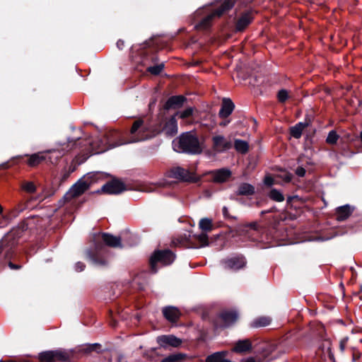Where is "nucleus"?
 Instances as JSON below:
<instances>
[{
    "instance_id": "f257e3e1",
    "label": "nucleus",
    "mask_w": 362,
    "mask_h": 362,
    "mask_svg": "<svg viewBox=\"0 0 362 362\" xmlns=\"http://www.w3.org/2000/svg\"><path fill=\"white\" fill-rule=\"evenodd\" d=\"M173 148L179 153L199 154L202 153L203 147L197 136L185 133L173 141Z\"/></svg>"
},
{
    "instance_id": "f03ea898",
    "label": "nucleus",
    "mask_w": 362,
    "mask_h": 362,
    "mask_svg": "<svg viewBox=\"0 0 362 362\" xmlns=\"http://www.w3.org/2000/svg\"><path fill=\"white\" fill-rule=\"evenodd\" d=\"M158 132L153 130L143 119L136 120L130 129L129 140L127 143L143 141L155 136Z\"/></svg>"
},
{
    "instance_id": "7ed1b4c3",
    "label": "nucleus",
    "mask_w": 362,
    "mask_h": 362,
    "mask_svg": "<svg viewBox=\"0 0 362 362\" xmlns=\"http://www.w3.org/2000/svg\"><path fill=\"white\" fill-rule=\"evenodd\" d=\"M234 3V0H221L219 8L204 18L197 25V28L205 30L209 28L214 18L221 16L224 12L230 9L233 6Z\"/></svg>"
},
{
    "instance_id": "20e7f679",
    "label": "nucleus",
    "mask_w": 362,
    "mask_h": 362,
    "mask_svg": "<svg viewBox=\"0 0 362 362\" xmlns=\"http://www.w3.org/2000/svg\"><path fill=\"white\" fill-rule=\"evenodd\" d=\"M175 255L168 250L155 251L150 258V264L153 272H157L156 264L169 265L175 260Z\"/></svg>"
},
{
    "instance_id": "39448f33",
    "label": "nucleus",
    "mask_w": 362,
    "mask_h": 362,
    "mask_svg": "<svg viewBox=\"0 0 362 362\" xmlns=\"http://www.w3.org/2000/svg\"><path fill=\"white\" fill-rule=\"evenodd\" d=\"M89 187L90 182L84 179H80L71 187L64 197L66 201H70L75 197L81 196L88 190Z\"/></svg>"
},
{
    "instance_id": "423d86ee",
    "label": "nucleus",
    "mask_w": 362,
    "mask_h": 362,
    "mask_svg": "<svg viewBox=\"0 0 362 362\" xmlns=\"http://www.w3.org/2000/svg\"><path fill=\"white\" fill-rule=\"evenodd\" d=\"M211 148L216 153H224L232 148V143L224 136L221 134L214 135L211 138Z\"/></svg>"
},
{
    "instance_id": "0eeeda50",
    "label": "nucleus",
    "mask_w": 362,
    "mask_h": 362,
    "mask_svg": "<svg viewBox=\"0 0 362 362\" xmlns=\"http://www.w3.org/2000/svg\"><path fill=\"white\" fill-rule=\"evenodd\" d=\"M38 358L40 362L64 361L69 358V355L67 353L59 350L47 351L40 353Z\"/></svg>"
},
{
    "instance_id": "6e6552de",
    "label": "nucleus",
    "mask_w": 362,
    "mask_h": 362,
    "mask_svg": "<svg viewBox=\"0 0 362 362\" xmlns=\"http://www.w3.org/2000/svg\"><path fill=\"white\" fill-rule=\"evenodd\" d=\"M238 315L235 311H223L215 320L216 327H227L233 325L238 320Z\"/></svg>"
},
{
    "instance_id": "1a4fd4ad",
    "label": "nucleus",
    "mask_w": 362,
    "mask_h": 362,
    "mask_svg": "<svg viewBox=\"0 0 362 362\" xmlns=\"http://www.w3.org/2000/svg\"><path fill=\"white\" fill-rule=\"evenodd\" d=\"M170 176L185 182H195L197 180L193 173L181 167L173 168L170 170Z\"/></svg>"
},
{
    "instance_id": "9d476101",
    "label": "nucleus",
    "mask_w": 362,
    "mask_h": 362,
    "mask_svg": "<svg viewBox=\"0 0 362 362\" xmlns=\"http://www.w3.org/2000/svg\"><path fill=\"white\" fill-rule=\"evenodd\" d=\"M93 238L95 241H99L102 240L104 243L109 247H122L120 238L108 233L94 234Z\"/></svg>"
},
{
    "instance_id": "9b49d317",
    "label": "nucleus",
    "mask_w": 362,
    "mask_h": 362,
    "mask_svg": "<svg viewBox=\"0 0 362 362\" xmlns=\"http://www.w3.org/2000/svg\"><path fill=\"white\" fill-rule=\"evenodd\" d=\"M126 189L123 182L119 180H112L102 187V191L110 194H119Z\"/></svg>"
},
{
    "instance_id": "f8f14e48",
    "label": "nucleus",
    "mask_w": 362,
    "mask_h": 362,
    "mask_svg": "<svg viewBox=\"0 0 362 362\" xmlns=\"http://www.w3.org/2000/svg\"><path fill=\"white\" fill-rule=\"evenodd\" d=\"M349 346L353 351V360L358 358L362 353V339L358 335L352 334L349 337Z\"/></svg>"
},
{
    "instance_id": "ddd939ff",
    "label": "nucleus",
    "mask_w": 362,
    "mask_h": 362,
    "mask_svg": "<svg viewBox=\"0 0 362 362\" xmlns=\"http://www.w3.org/2000/svg\"><path fill=\"white\" fill-rule=\"evenodd\" d=\"M246 262L243 257H237L225 261L224 267L226 269L237 270L245 267Z\"/></svg>"
},
{
    "instance_id": "4468645a",
    "label": "nucleus",
    "mask_w": 362,
    "mask_h": 362,
    "mask_svg": "<svg viewBox=\"0 0 362 362\" xmlns=\"http://www.w3.org/2000/svg\"><path fill=\"white\" fill-rule=\"evenodd\" d=\"M158 342L161 346L177 347L181 344V340L173 335H163L158 338Z\"/></svg>"
},
{
    "instance_id": "2eb2a0df",
    "label": "nucleus",
    "mask_w": 362,
    "mask_h": 362,
    "mask_svg": "<svg viewBox=\"0 0 362 362\" xmlns=\"http://www.w3.org/2000/svg\"><path fill=\"white\" fill-rule=\"evenodd\" d=\"M213 179L216 182H224L231 176V171L228 168H221L212 172Z\"/></svg>"
},
{
    "instance_id": "dca6fc26",
    "label": "nucleus",
    "mask_w": 362,
    "mask_h": 362,
    "mask_svg": "<svg viewBox=\"0 0 362 362\" xmlns=\"http://www.w3.org/2000/svg\"><path fill=\"white\" fill-rule=\"evenodd\" d=\"M235 105L229 98H223L221 108L219 111V116L222 118L228 117L233 111Z\"/></svg>"
},
{
    "instance_id": "f3484780",
    "label": "nucleus",
    "mask_w": 362,
    "mask_h": 362,
    "mask_svg": "<svg viewBox=\"0 0 362 362\" xmlns=\"http://www.w3.org/2000/svg\"><path fill=\"white\" fill-rule=\"evenodd\" d=\"M353 211L350 205L346 204L337 209L336 216L338 221H344L349 218Z\"/></svg>"
},
{
    "instance_id": "a211bd4d",
    "label": "nucleus",
    "mask_w": 362,
    "mask_h": 362,
    "mask_svg": "<svg viewBox=\"0 0 362 362\" xmlns=\"http://www.w3.org/2000/svg\"><path fill=\"white\" fill-rule=\"evenodd\" d=\"M163 315L166 319L169 321L175 322L180 317V311L177 308L173 306H169L163 308Z\"/></svg>"
},
{
    "instance_id": "6ab92c4d",
    "label": "nucleus",
    "mask_w": 362,
    "mask_h": 362,
    "mask_svg": "<svg viewBox=\"0 0 362 362\" xmlns=\"http://www.w3.org/2000/svg\"><path fill=\"white\" fill-rule=\"evenodd\" d=\"M163 131L167 135L173 136L177 132V123L175 117H172L165 124Z\"/></svg>"
},
{
    "instance_id": "aec40b11",
    "label": "nucleus",
    "mask_w": 362,
    "mask_h": 362,
    "mask_svg": "<svg viewBox=\"0 0 362 362\" xmlns=\"http://www.w3.org/2000/svg\"><path fill=\"white\" fill-rule=\"evenodd\" d=\"M252 21L250 13H244L238 21L236 24V30L238 31L243 30Z\"/></svg>"
},
{
    "instance_id": "412c9836",
    "label": "nucleus",
    "mask_w": 362,
    "mask_h": 362,
    "mask_svg": "<svg viewBox=\"0 0 362 362\" xmlns=\"http://www.w3.org/2000/svg\"><path fill=\"white\" fill-rule=\"evenodd\" d=\"M251 342L249 339L240 340L236 342L233 351L238 353L245 352L251 349Z\"/></svg>"
},
{
    "instance_id": "4be33fe9",
    "label": "nucleus",
    "mask_w": 362,
    "mask_h": 362,
    "mask_svg": "<svg viewBox=\"0 0 362 362\" xmlns=\"http://www.w3.org/2000/svg\"><path fill=\"white\" fill-rule=\"evenodd\" d=\"M307 127L306 123L299 122L295 126L292 127L290 129V132L292 136L296 139H299L303 133L304 129Z\"/></svg>"
},
{
    "instance_id": "5701e85b",
    "label": "nucleus",
    "mask_w": 362,
    "mask_h": 362,
    "mask_svg": "<svg viewBox=\"0 0 362 362\" xmlns=\"http://www.w3.org/2000/svg\"><path fill=\"white\" fill-rule=\"evenodd\" d=\"M234 148L238 153L245 154L249 150V144L247 141H245L244 140L235 139Z\"/></svg>"
},
{
    "instance_id": "b1692460",
    "label": "nucleus",
    "mask_w": 362,
    "mask_h": 362,
    "mask_svg": "<svg viewBox=\"0 0 362 362\" xmlns=\"http://www.w3.org/2000/svg\"><path fill=\"white\" fill-rule=\"evenodd\" d=\"M226 353L216 352L206 358V362H230V361L225 358Z\"/></svg>"
},
{
    "instance_id": "393cba45",
    "label": "nucleus",
    "mask_w": 362,
    "mask_h": 362,
    "mask_svg": "<svg viewBox=\"0 0 362 362\" xmlns=\"http://www.w3.org/2000/svg\"><path fill=\"white\" fill-rule=\"evenodd\" d=\"M255 188L248 183H242L238 187V194L240 195H251L254 194Z\"/></svg>"
},
{
    "instance_id": "a878e982",
    "label": "nucleus",
    "mask_w": 362,
    "mask_h": 362,
    "mask_svg": "<svg viewBox=\"0 0 362 362\" xmlns=\"http://www.w3.org/2000/svg\"><path fill=\"white\" fill-rule=\"evenodd\" d=\"M185 101V98L182 95L173 96L166 103L168 107L180 106Z\"/></svg>"
},
{
    "instance_id": "bb28decb",
    "label": "nucleus",
    "mask_w": 362,
    "mask_h": 362,
    "mask_svg": "<svg viewBox=\"0 0 362 362\" xmlns=\"http://www.w3.org/2000/svg\"><path fill=\"white\" fill-rule=\"evenodd\" d=\"M45 159V157L43 156L42 153H35L30 156V158L28 160V164L32 167L36 166L38 164H40Z\"/></svg>"
},
{
    "instance_id": "cd10ccee",
    "label": "nucleus",
    "mask_w": 362,
    "mask_h": 362,
    "mask_svg": "<svg viewBox=\"0 0 362 362\" xmlns=\"http://www.w3.org/2000/svg\"><path fill=\"white\" fill-rule=\"evenodd\" d=\"M199 228L204 232H209L213 228L212 220L208 218H203L199 223Z\"/></svg>"
},
{
    "instance_id": "c85d7f7f",
    "label": "nucleus",
    "mask_w": 362,
    "mask_h": 362,
    "mask_svg": "<svg viewBox=\"0 0 362 362\" xmlns=\"http://www.w3.org/2000/svg\"><path fill=\"white\" fill-rule=\"evenodd\" d=\"M269 197L271 199L278 202H281L284 200V194L276 189H272L269 194Z\"/></svg>"
},
{
    "instance_id": "c756f323",
    "label": "nucleus",
    "mask_w": 362,
    "mask_h": 362,
    "mask_svg": "<svg viewBox=\"0 0 362 362\" xmlns=\"http://www.w3.org/2000/svg\"><path fill=\"white\" fill-rule=\"evenodd\" d=\"M271 319L269 317H260L253 322L252 325L255 327H265L269 325Z\"/></svg>"
},
{
    "instance_id": "7c9ffc66",
    "label": "nucleus",
    "mask_w": 362,
    "mask_h": 362,
    "mask_svg": "<svg viewBox=\"0 0 362 362\" xmlns=\"http://www.w3.org/2000/svg\"><path fill=\"white\" fill-rule=\"evenodd\" d=\"M21 188L28 193H34L36 191V187L33 182L26 181L22 183Z\"/></svg>"
},
{
    "instance_id": "2f4dec72",
    "label": "nucleus",
    "mask_w": 362,
    "mask_h": 362,
    "mask_svg": "<svg viewBox=\"0 0 362 362\" xmlns=\"http://www.w3.org/2000/svg\"><path fill=\"white\" fill-rule=\"evenodd\" d=\"M339 139V135L337 134L335 131H331L328 134L326 141L329 144H334L337 143Z\"/></svg>"
},
{
    "instance_id": "473e14b6",
    "label": "nucleus",
    "mask_w": 362,
    "mask_h": 362,
    "mask_svg": "<svg viewBox=\"0 0 362 362\" xmlns=\"http://www.w3.org/2000/svg\"><path fill=\"white\" fill-rule=\"evenodd\" d=\"M277 177L282 179L285 182H289L291 180L293 175L291 173L286 170H282L277 175Z\"/></svg>"
},
{
    "instance_id": "72a5a7b5",
    "label": "nucleus",
    "mask_w": 362,
    "mask_h": 362,
    "mask_svg": "<svg viewBox=\"0 0 362 362\" xmlns=\"http://www.w3.org/2000/svg\"><path fill=\"white\" fill-rule=\"evenodd\" d=\"M163 68L164 65L163 64H160L148 67V71L153 75H158L163 71Z\"/></svg>"
},
{
    "instance_id": "f704fd0d",
    "label": "nucleus",
    "mask_w": 362,
    "mask_h": 362,
    "mask_svg": "<svg viewBox=\"0 0 362 362\" xmlns=\"http://www.w3.org/2000/svg\"><path fill=\"white\" fill-rule=\"evenodd\" d=\"M193 111L194 108L190 107L183 111L177 112L176 115L179 116L182 119H185L190 117L192 115Z\"/></svg>"
},
{
    "instance_id": "c9c22d12",
    "label": "nucleus",
    "mask_w": 362,
    "mask_h": 362,
    "mask_svg": "<svg viewBox=\"0 0 362 362\" xmlns=\"http://www.w3.org/2000/svg\"><path fill=\"white\" fill-rule=\"evenodd\" d=\"M195 238L201 243L202 246H206L209 245L208 235L205 233H202L199 235L195 236Z\"/></svg>"
},
{
    "instance_id": "e433bc0d",
    "label": "nucleus",
    "mask_w": 362,
    "mask_h": 362,
    "mask_svg": "<svg viewBox=\"0 0 362 362\" xmlns=\"http://www.w3.org/2000/svg\"><path fill=\"white\" fill-rule=\"evenodd\" d=\"M277 97L279 102L284 103L289 98L288 92L286 90L282 89L279 91Z\"/></svg>"
},
{
    "instance_id": "4c0bfd02",
    "label": "nucleus",
    "mask_w": 362,
    "mask_h": 362,
    "mask_svg": "<svg viewBox=\"0 0 362 362\" xmlns=\"http://www.w3.org/2000/svg\"><path fill=\"white\" fill-rule=\"evenodd\" d=\"M88 255L93 262L97 266H105L107 264V261L105 260H99L95 256L92 255L90 252H88Z\"/></svg>"
},
{
    "instance_id": "58836bf2",
    "label": "nucleus",
    "mask_w": 362,
    "mask_h": 362,
    "mask_svg": "<svg viewBox=\"0 0 362 362\" xmlns=\"http://www.w3.org/2000/svg\"><path fill=\"white\" fill-rule=\"evenodd\" d=\"M182 358V356L180 354H175L170 356L169 357L163 359L162 362H177Z\"/></svg>"
},
{
    "instance_id": "ea45409f",
    "label": "nucleus",
    "mask_w": 362,
    "mask_h": 362,
    "mask_svg": "<svg viewBox=\"0 0 362 362\" xmlns=\"http://www.w3.org/2000/svg\"><path fill=\"white\" fill-rule=\"evenodd\" d=\"M349 337L342 339L339 342V349L341 352L345 350V348L349 346Z\"/></svg>"
},
{
    "instance_id": "a19ab883",
    "label": "nucleus",
    "mask_w": 362,
    "mask_h": 362,
    "mask_svg": "<svg viewBox=\"0 0 362 362\" xmlns=\"http://www.w3.org/2000/svg\"><path fill=\"white\" fill-rule=\"evenodd\" d=\"M296 174L299 177H303L305 174V170L303 167H298L296 170Z\"/></svg>"
},
{
    "instance_id": "79ce46f5",
    "label": "nucleus",
    "mask_w": 362,
    "mask_h": 362,
    "mask_svg": "<svg viewBox=\"0 0 362 362\" xmlns=\"http://www.w3.org/2000/svg\"><path fill=\"white\" fill-rule=\"evenodd\" d=\"M85 264L81 262H78L75 265V269L76 272H81L84 269Z\"/></svg>"
},
{
    "instance_id": "37998d69",
    "label": "nucleus",
    "mask_w": 362,
    "mask_h": 362,
    "mask_svg": "<svg viewBox=\"0 0 362 362\" xmlns=\"http://www.w3.org/2000/svg\"><path fill=\"white\" fill-rule=\"evenodd\" d=\"M264 183L268 186H271L274 184V179L271 176H267L264 178Z\"/></svg>"
},
{
    "instance_id": "c03bdc74",
    "label": "nucleus",
    "mask_w": 362,
    "mask_h": 362,
    "mask_svg": "<svg viewBox=\"0 0 362 362\" xmlns=\"http://www.w3.org/2000/svg\"><path fill=\"white\" fill-rule=\"evenodd\" d=\"M8 266H9V267H10L11 269H18V268H19V267H18V266H17V265H16V264H13V263H11V262H10V263L8 264Z\"/></svg>"
},
{
    "instance_id": "a18cd8bd",
    "label": "nucleus",
    "mask_w": 362,
    "mask_h": 362,
    "mask_svg": "<svg viewBox=\"0 0 362 362\" xmlns=\"http://www.w3.org/2000/svg\"><path fill=\"white\" fill-rule=\"evenodd\" d=\"M242 362H255V361L252 358H248L243 361Z\"/></svg>"
},
{
    "instance_id": "49530a36",
    "label": "nucleus",
    "mask_w": 362,
    "mask_h": 362,
    "mask_svg": "<svg viewBox=\"0 0 362 362\" xmlns=\"http://www.w3.org/2000/svg\"><path fill=\"white\" fill-rule=\"evenodd\" d=\"M69 173H67V172H65L64 175H63V180H66L69 177Z\"/></svg>"
},
{
    "instance_id": "de8ad7c7",
    "label": "nucleus",
    "mask_w": 362,
    "mask_h": 362,
    "mask_svg": "<svg viewBox=\"0 0 362 362\" xmlns=\"http://www.w3.org/2000/svg\"><path fill=\"white\" fill-rule=\"evenodd\" d=\"M122 45H123V42H121V41L117 42L118 47L122 46Z\"/></svg>"
},
{
    "instance_id": "09e8293b",
    "label": "nucleus",
    "mask_w": 362,
    "mask_h": 362,
    "mask_svg": "<svg viewBox=\"0 0 362 362\" xmlns=\"http://www.w3.org/2000/svg\"><path fill=\"white\" fill-rule=\"evenodd\" d=\"M122 45H123V42H121V41L117 42L118 47L122 46Z\"/></svg>"
},
{
    "instance_id": "8fccbe9b",
    "label": "nucleus",
    "mask_w": 362,
    "mask_h": 362,
    "mask_svg": "<svg viewBox=\"0 0 362 362\" xmlns=\"http://www.w3.org/2000/svg\"><path fill=\"white\" fill-rule=\"evenodd\" d=\"M95 249L98 250H100V246L99 245H95Z\"/></svg>"
},
{
    "instance_id": "3c124183",
    "label": "nucleus",
    "mask_w": 362,
    "mask_h": 362,
    "mask_svg": "<svg viewBox=\"0 0 362 362\" xmlns=\"http://www.w3.org/2000/svg\"><path fill=\"white\" fill-rule=\"evenodd\" d=\"M155 101H153L152 103L149 104V106L151 107L152 105H154L155 104Z\"/></svg>"
},
{
    "instance_id": "603ef678",
    "label": "nucleus",
    "mask_w": 362,
    "mask_h": 362,
    "mask_svg": "<svg viewBox=\"0 0 362 362\" xmlns=\"http://www.w3.org/2000/svg\"><path fill=\"white\" fill-rule=\"evenodd\" d=\"M221 125L225 126V125H226V122L221 123Z\"/></svg>"
},
{
    "instance_id": "864d4df0",
    "label": "nucleus",
    "mask_w": 362,
    "mask_h": 362,
    "mask_svg": "<svg viewBox=\"0 0 362 362\" xmlns=\"http://www.w3.org/2000/svg\"><path fill=\"white\" fill-rule=\"evenodd\" d=\"M0 362H2V361H0Z\"/></svg>"
}]
</instances>
